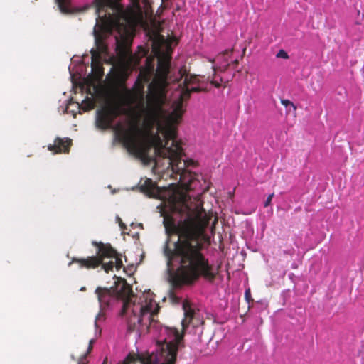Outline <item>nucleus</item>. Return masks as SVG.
I'll list each match as a JSON object with an SVG mask.
<instances>
[{
  "instance_id": "nucleus-1",
  "label": "nucleus",
  "mask_w": 364,
  "mask_h": 364,
  "mask_svg": "<svg viewBox=\"0 0 364 364\" xmlns=\"http://www.w3.org/2000/svg\"><path fill=\"white\" fill-rule=\"evenodd\" d=\"M96 23L93 30L95 47L88 55L73 57L69 73L75 93L90 92L85 107L98 96L105 105L96 111L95 124L101 129H112L127 149L144 163L153 161V171L160 178L173 176L180 183L159 187L150 178L141 179L140 186L149 196L161 200L160 211H181L186 195L183 191H198L200 181L193 171L196 162L182 159L183 149L177 136V126L185 112L183 101L191 92L205 90L204 76L186 75L175 93L176 100L167 109L169 68L164 65L157 80L149 83L145 95L144 82L149 78L140 73L132 88L125 85L127 75V46L130 30L129 18L122 0H95Z\"/></svg>"
},
{
  "instance_id": "nucleus-2",
  "label": "nucleus",
  "mask_w": 364,
  "mask_h": 364,
  "mask_svg": "<svg viewBox=\"0 0 364 364\" xmlns=\"http://www.w3.org/2000/svg\"><path fill=\"white\" fill-rule=\"evenodd\" d=\"M95 294L98 297L100 311L95 321V338L90 340L87 352L80 357L78 364L88 363L87 355L96 339L101 335L100 325L105 318V311L108 310L117 314L126 323L129 333L136 330V335L139 338L147 330L156 340L155 349L151 352L142 353L138 351L136 356L129 354L119 364L175 363L183 336L177 329L164 326L152 318L158 313L159 306L149 289L134 294L127 284H123L116 289L97 287Z\"/></svg>"
},
{
  "instance_id": "nucleus-3",
  "label": "nucleus",
  "mask_w": 364,
  "mask_h": 364,
  "mask_svg": "<svg viewBox=\"0 0 364 364\" xmlns=\"http://www.w3.org/2000/svg\"><path fill=\"white\" fill-rule=\"evenodd\" d=\"M92 243L98 247L96 256L87 257L84 259L73 258L68 263V266L70 267L74 262L78 263L80 268H95L102 264V269L107 272L114 267L117 269L122 267V260L116 257V252L111 247H106L102 243L97 244L96 242Z\"/></svg>"
},
{
  "instance_id": "nucleus-4",
  "label": "nucleus",
  "mask_w": 364,
  "mask_h": 364,
  "mask_svg": "<svg viewBox=\"0 0 364 364\" xmlns=\"http://www.w3.org/2000/svg\"><path fill=\"white\" fill-rule=\"evenodd\" d=\"M169 298L173 304L182 303V309L185 316V318L181 321L183 329H186L189 325H192L193 327L196 328L203 323V317L200 311L188 299L182 301L181 298L173 290L170 291Z\"/></svg>"
},
{
  "instance_id": "nucleus-5",
  "label": "nucleus",
  "mask_w": 364,
  "mask_h": 364,
  "mask_svg": "<svg viewBox=\"0 0 364 364\" xmlns=\"http://www.w3.org/2000/svg\"><path fill=\"white\" fill-rule=\"evenodd\" d=\"M82 95H84V98L82 100L81 103L80 104L78 102H75L73 100H65L62 104L59 107V112L62 113H70L74 117L77 114V112H80V110L88 111L94 108L95 104L100 105V108L99 109H102L105 105H104L100 97L98 96H94L91 100L92 101V107L87 108L85 107V100L87 95H90V92L87 91H80Z\"/></svg>"
},
{
  "instance_id": "nucleus-6",
  "label": "nucleus",
  "mask_w": 364,
  "mask_h": 364,
  "mask_svg": "<svg viewBox=\"0 0 364 364\" xmlns=\"http://www.w3.org/2000/svg\"><path fill=\"white\" fill-rule=\"evenodd\" d=\"M71 144L70 139L57 137L53 144L48 145V149L53 154L68 153Z\"/></svg>"
},
{
  "instance_id": "nucleus-7",
  "label": "nucleus",
  "mask_w": 364,
  "mask_h": 364,
  "mask_svg": "<svg viewBox=\"0 0 364 364\" xmlns=\"http://www.w3.org/2000/svg\"><path fill=\"white\" fill-rule=\"evenodd\" d=\"M232 48L225 50L224 52L220 53L216 60L220 62V68L225 70L230 64V58L232 52Z\"/></svg>"
},
{
  "instance_id": "nucleus-8",
  "label": "nucleus",
  "mask_w": 364,
  "mask_h": 364,
  "mask_svg": "<svg viewBox=\"0 0 364 364\" xmlns=\"http://www.w3.org/2000/svg\"><path fill=\"white\" fill-rule=\"evenodd\" d=\"M58 6L61 13L70 14L74 9L71 4V0H55Z\"/></svg>"
},
{
  "instance_id": "nucleus-9",
  "label": "nucleus",
  "mask_w": 364,
  "mask_h": 364,
  "mask_svg": "<svg viewBox=\"0 0 364 364\" xmlns=\"http://www.w3.org/2000/svg\"><path fill=\"white\" fill-rule=\"evenodd\" d=\"M281 102L285 107H288V106H290L292 107L294 111L296 109V107L294 105L293 102H291L289 100H282Z\"/></svg>"
},
{
  "instance_id": "nucleus-10",
  "label": "nucleus",
  "mask_w": 364,
  "mask_h": 364,
  "mask_svg": "<svg viewBox=\"0 0 364 364\" xmlns=\"http://www.w3.org/2000/svg\"><path fill=\"white\" fill-rule=\"evenodd\" d=\"M116 221L119 223V225L120 226L121 230L124 232V230L126 229V225L122 222V220L119 216H118V215L116 216Z\"/></svg>"
},
{
  "instance_id": "nucleus-11",
  "label": "nucleus",
  "mask_w": 364,
  "mask_h": 364,
  "mask_svg": "<svg viewBox=\"0 0 364 364\" xmlns=\"http://www.w3.org/2000/svg\"><path fill=\"white\" fill-rule=\"evenodd\" d=\"M277 57L281 58H284V59H287V58H288V55H287V53L284 50H280L277 53Z\"/></svg>"
},
{
  "instance_id": "nucleus-12",
  "label": "nucleus",
  "mask_w": 364,
  "mask_h": 364,
  "mask_svg": "<svg viewBox=\"0 0 364 364\" xmlns=\"http://www.w3.org/2000/svg\"><path fill=\"white\" fill-rule=\"evenodd\" d=\"M245 300L250 303V301H251V293H250V289H247L245 290Z\"/></svg>"
},
{
  "instance_id": "nucleus-13",
  "label": "nucleus",
  "mask_w": 364,
  "mask_h": 364,
  "mask_svg": "<svg viewBox=\"0 0 364 364\" xmlns=\"http://www.w3.org/2000/svg\"><path fill=\"white\" fill-rule=\"evenodd\" d=\"M274 196V193H272V194H269L268 196V197L267 198L265 202H264V206L265 207H267L269 205V204L271 203V201L272 200V198Z\"/></svg>"
},
{
  "instance_id": "nucleus-14",
  "label": "nucleus",
  "mask_w": 364,
  "mask_h": 364,
  "mask_svg": "<svg viewBox=\"0 0 364 364\" xmlns=\"http://www.w3.org/2000/svg\"><path fill=\"white\" fill-rule=\"evenodd\" d=\"M211 84H214L215 87H219L220 86V83L217 81H213V80H211Z\"/></svg>"
},
{
  "instance_id": "nucleus-15",
  "label": "nucleus",
  "mask_w": 364,
  "mask_h": 364,
  "mask_svg": "<svg viewBox=\"0 0 364 364\" xmlns=\"http://www.w3.org/2000/svg\"><path fill=\"white\" fill-rule=\"evenodd\" d=\"M139 1V0H130V1L132 2V4L133 5H136V4H138Z\"/></svg>"
},
{
  "instance_id": "nucleus-16",
  "label": "nucleus",
  "mask_w": 364,
  "mask_h": 364,
  "mask_svg": "<svg viewBox=\"0 0 364 364\" xmlns=\"http://www.w3.org/2000/svg\"><path fill=\"white\" fill-rule=\"evenodd\" d=\"M116 191H116L115 189H113V190H112V194H114V193H116Z\"/></svg>"
},
{
  "instance_id": "nucleus-17",
  "label": "nucleus",
  "mask_w": 364,
  "mask_h": 364,
  "mask_svg": "<svg viewBox=\"0 0 364 364\" xmlns=\"http://www.w3.org/2000/svg\"><path fill=\"white\" fill-rule=\"evenodd\" d=\"M85 289V287H82V288L80 289V291H84Z\"/></svg>"
},
{
  "instance_id": "nucleus-18",
  "label": "nucleus",
  "mask_w": 364,
  "mask_h": 364,
  "mask_svg": "<svg viewBox=\"0 0 364 364\" xmlns=\"http://www.w3.org/2000/svg\"><path fill=\"white\" fill-rule=\"evenodd\" d=\"M102 364H107V359H105Z\"/></svg>"
},
{
  "instance_id": "nucleus-19",
  "label": "nucleus",
  "mask_w": 364,
  "mask_h": 364,
  "mask_svg": "<svg viewBox=\"0 0 364 364\" xmlns=\"http://www.w3.org/2000/svg\"><path fill=\"white\" fill-rule=\"evenodd\" d=\"M213 68L214 69V71H215V65H213Z\"/></svg>"
},
{
  "instance_id": "nucleus-20",
  "label": "nucleus",
  "mask_w": 364,
  "mask_h": 364,
  "mask_svg": "<svg viewBox=\"0 0 364 364\" xmlns=\"http://www.w3.org/2000/svg\"><path fill=\"white\" fill-rule=\"evenodd\" d=\"M139 226L140 228H142V224H139Z\"/></svg>"
}]
</instances>
